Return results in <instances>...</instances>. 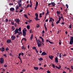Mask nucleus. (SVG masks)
Wrapping results in <instances>:
<instances>
[{
	"label": "nucleus",
	"mask_w": 73,
	"mask_h": 73,
	"mask_svg": "<svg viewBox=\"0 0 73 73\" xmlns=\"http://www.w3.org/2000/svg\"><path fill=\"white\" fill-rule=\"evenodd\" d=\"M35 38L36 39V42L38 45V47H40L42 45V44H41V42L40 41L39 39L37 40V38L36 36H35Z\"/></svg>",
	"instance_id": "nucleus-1"
},
{
	"label": "nucleus",
	"mask_w": 73,
	"mask_h": 73,
	"mask_svg": "<svg viewBox=\"0 0 73 73\" xmlns=\"http://www.w3.org/2000/svg\"><path fill=\"white\" fill-rule=\"evenodd\" d=\"M14 32H15L14 35H17V33H18V35H19V36L20 35V33L19 32V29H17V28L15 29Z\"/></svg>",
	"instance_id": "nucleus-2"
},
{
	"label": "nucleus",
	"mask_w": 73,
	"mask_h": 73,
	"mask_svg": "<svg viewBox=\"0 0 73 73\" xmlns=\"http://www.w3.org/2000/svg\"><path fill=\"white\" fill-rule=\"evenodd\" d=\"M22 1V0H19L18 2V5H19L18 6L19 8H21V2Z\"/></svg>",
	"instance_id": "nucleus-3"
},
{
	"label": "nucleus",
	"mask_w": 73,
	"mask_h": 73,
	"mask_svg": "<svg viewBox=\"0 0 73 73\" xmlns=\"http://www.w3.org/2000/svg\"><path fill=\"white\" fill-rule=\"evenodd\" d=\"M69 43L70 45H72L73 44V37L71 36L70 38V40L69 42Z\"/></svg>",
	"instance_id": "nucleus-4"
},
{
	"label": "nucleus",
	"mask_w": 73,
	"mask_h": 73,
	"mask_svg": "<svg viewBox=\"0 0 73 73\" xmlns=\"http://www.w3.org/2000/svg\"><path fill=\"white\" fill-rule=\"evenodd\" d=\"M4 59L3 58H0V64H4Z\"/></svg>",
	"instance_id": "nucleus-5"
},
{
	"label": "nucleus",
	"mask_w": 73,
	"mask_h": 73,
	"mask_svg": "<svg viewBox=\"0 0 73 73\" xmlns=\"http://www.w3.org/2000/svg\"><path fill=\"white\" fill-rule=\"evenodd\" d=\"M19 8V5H17L15 8V10H16V11H15V12L17 13L19 12V11H17Z\"/></svg>",
	"instance_id": "nucleus-6"
},
{
	"label": "nucleus",
	"mask_w": 73,
	"mask_h": 73,
	"mask_svg": "<svg viewBox=\"0 0 73 73\" xmlns=\"http://www.w3.org/2000/svg\"><path fill=\"white\" fill-rule=\"evenodd\" d=\"M23 36H25L26 35H27V33H26V32L24 30H23Z\"/></svg>",
	"instance_id": "nucleus-7"
},
{
	"label": "nucleus",
	"mask_w": 73,
	"mask_h": 73,
	"mask_svg": "<svg viewBox=\"0 0 73 73\" xmlns=\"http://www.w3.org/2000/svg\"><path fill=\"white\" fill-rule=\"evenodd\" d=\"M10 11L11 12H13L15 11V8L13 7H11L10 9Z\"/></svg>",
	"instance_id": "nucleus-8"
},
{
	"label": "nucleus",
	"mask_w": 73,
	"mask_h": 73,
	"mask_svg": "<svg viewBox=\"0 0 73 73\" xmlns=\"http://www.w3.org/2000/svg\"><path fill=\"white\" fill-rule=\"evenodd\" d=\"M55 62H58V58H57V57L56 56V58L55 59Z\"/></svg>",
	"instance_id": "nucleus-9"
},
{
	"label": "nucleus",
	"mask_w": 73,
	"mask_h": 73,
	"mask_svg": "<svg viewBox=\"0 0 73 73\" xmlns=\"http://www.w3.org/2000/svg\"><path fill=\"white\" fill-rule=\"evenodd\" d=\"M41 54L42 56H43V55L45 56V55H46L47 54L46 53V52H43Z\"/></svg>",
	"instance_id": "nucleus-10"
},
{
	"label": "nucleus",
	"mask_w": 73,
	"mask_h": 73,
	"mask_svg": "<svg viewBox=\"0 0 73 73\" xmlns=\"http://www.w3.org/2000/svg\"><path fill=\"white\" fill-rule=\"evenodd\" d=\"M35 15L36 16V18H38V14L37 13H36L35 14Z\"/></svg>",
	"instance_id": "nucleus-11"
},
{
	"label": "nucleus",
	"mask_w": 73,
	"mask_h": 73,
	"mask_svg": "<svg viewBox=\"0 0 73 73\" xmlns=\"http://www.w3.org/2000/svg\"><path fill=\"white\" fill-rule=\"evenodd\" d=\"M7 43H10L11 42V39H8L7 40Z\"/></svg>",
	"instance_id": "nucleus-12"
},
{
	"label": "nucleus",
	"mask_w": 73,
	"mask_h": 73,
	"mask_svg": "<svg viewBox=\"0 0 73 73\" xmlns=\"http://www.w3.org/2000/svg\"><path fill=\"white\" fill-rule=\"evenodd\" d=\"M15 21L16 22V23L19 22V19H15Z\"/></svg>",
	"instance_id": "nucleus-13"
},
{
	"label": "nucleus",
	"mask_w": 73,
	"mask_h": 73,
	"mask_svg": "<svg viewBox=\"0 0 73 73\" xmlns=\"http://www.w3.org/2000/svg\"><path fill=\"white\" fill-rule=\"evenodd\" d=\"M15 39V36H12V40H14Z\"/></svg>",
	"instance_id": "nucleus-14"
},
{
	"label": "nucleus",
	"mask_w": 73,
	"mask_h": 73,
	"mask_svg": "<svg viewBox=\"0 0 73 73\" xmlns=\"http://www.w3.org/2000/svg\"><path fill=\"white\" fill-rule=\"evenodd\" d=\"M39 38H41L42 40V42H44V38H42V37L41 36H40Z\"/></svg>",
	"instance_id": "nucleus-15"
},
{
	"label": "nucleus",
	"mask_w": 73,
	"mask_h": 73,
	"mask_svg": "<svg viewBox=\"0 0 73 73\" xmlns=\"http://www.w3.org/2000/svg\"><path fill=\"white\" fill-rule=\"evenodd\" d=\"M48 57H49V58H50V59H51V60H52V58L54 57V56H49Z\"/></svg>",
	"instance_id": "nucleus-16"
},
{
	"label": "nucleus",
	"mask_w": 73,
	"mask_h": 73,
	"mask_svg": "<svg viewBox=\"0 0 73 73\" xmlns=\"http://www.w3.org/2000/svg\"><path fill=\"white\" fill-rule=\"evenodd\" d=\"M59 67H57V66H56V68H57L58 69H60L61 68V66H60V65H59Z\"/></svg>",
	"instance_id": "nucleus-17"
},
{
	"label": "nucleus",
	"mask_w": 73,
	"mask_h": 73,
	"mask_svg": "<svg viewBox=\"0 0 73 73\" xmlns=\"http://www.w3.org/2000/svg\"><path fill=\"white\" fill-rule=\"evenodd\" d=\"M24 40H25V41H27V39L25 38H23L21 40V42L22 41H23Z\"/></svg>",
	"instance_id": "nucleus-18"
},
{
	"label": "nucleus",
	"mask_w": 73,
	"mask_h": 73,
	"mask_svg": "<svg viewBox=\"0 0 73 73\" xmlns=\"http://www.w3.org/2000/svg\"><path fill=\"white\" fill-rule=\"evenodd\" d=\"M11 29L13 31H15V28L14 27V26H12L11 28Z\"/></svg>",
	"instance_id": "nucleus-19"
},
{
	"label": "nucleus",
	"mask_w": 73,
	"mask_h": 73,
	"mask_svg": "<svg viewBox=\"0 0 73 73\" xmlns=\"http://www.w3.org/2000/svg\"><path fill=\"white\" fill-rule=\"evenodd\" d=\"M51 3L53 7H54V6H55V3H54L52 2Z\"/></svg>",
	"instance_id": "nucleus-20"
},
{
	"label": "nucleus",
	"mask_w": 73,
	"mask_h": 73,
	"mask_svg": "<svg viewBox=\"0 0 73 73\" xmlns=\"http://www.w3.org/2000/svg\"><path fill=\"white\" fill-rule=\"evenodd\" d=\"M56 13L57 14H58L59 15H60V13H61V12L59 11H56Z\"/></svg>",
	"instance_id": "nucleus-21"
},
{
	"label": "nucleus",
	"mask_w": 73,
	"mask_h": 73,
	"mask_svg": "<svg viewBox=\"0 0 73 73\" xmlns=\"http://www.w3.org/2000/svg\"><path fill=\"white\" fill-rule=\"evenodd\" d=\"M30 26L29 25H27V29H29V30L30 29Z\"/></svg>",
	"instance_id": "nucleus-22"
},
{
	"label": "nucleus",
	"mask_w": 73,
	"mask_h": 73,
	"mask_svg": "<svg viewBox=\"0 0 73 73\" xmlns=\"http://www.w3.org/2000/svg\"><path fill=\"white\" fill-rule=\"evenodd\" d=\"M38 60H39V61H42V60H43V58L41 57L38 59Z\"/></svg>",
	"instance_id": "nucleus-23"
},
{
	"label": "nucleus",
	"mask_w": 73,
	"mask_h": 73,
	"mask_svg": "<svg viewBox=\"0 0 73 73\" xmlns=\"http://www.w3.org/2000/svg\"><path fill=\"white\" fill-rule=\"evenodd\" d=\"M52 17L50 18V20H49L50 23V21L52 22H52H53V21H52Z\"/></svg>",
	"instance_id": "nucleus-24"
},
{
	"label": "nucleus",
	"mask_w": 73,
	"mask_h": 73,
	"mask_svg": "<svg viewBox=\"0 0 73 73\" xmlns=\"http://www.w3.org/2000/svg\"><path fill=\"white\" fill-rule=\"evenodd\" d=\"M34 69L35 70H38V67H34Z\"/></svg>",
	"instance_id": "nucleus-25"
},
{
	"label": "nucleus",
	"mask_w": 73,
	"mask_h": 73,
	"mask_svg": "<svg viewBox=\"0 0 73 73\" xmlns=\"http://www.w3.org/2000/svg\"><path fill=\"white\" fill-rule=\"evenodd\" d=\"M33 34H32L31 36V37H30L31 40H32V38H33Z\"/></svg>",
	"instance_id": "nucleus-26"
},
{
	"label": "nucleus",
	"mask_w": 73,
	"mask_h": 73,
	"mask_svg": "<svg viewBox=\"0 0 73 73\" xmlns=\"http://www.w3.org/2000/svg\"><path fill=\"white\" fill-rule=\"evenodd\" d=\"M36 6H38V2L37 1H36Z\"/></svg>",
	"instance_id": "nucleus-27"
},
{
	"label": "nucleus",
	"mask_w": 73,
	"mask_h": 73,
	"mask_svg": "<svg viewBox=\"0 0 73 73\" xmlns=\"http://www.w3.org/2000/svg\"><path fill=\"white\" fill-rule=\"evenodd\" d=\"M35 19V20L36 21H37L38 20H40V19H38V18H34Z\"/></svg>",
	"instance_id": "nucleus-28"
},
{
	"label": "nucleus",
	"mask_w": 73,
	"mask_h": 73,
	"mask_svg": "<svg viewBox=\"0 0 73 73\" xmlns=\"http://www.w3.org/2000/svg\"><path fill=\"white\" fill-rule=\"evenodd\" d=\"M59 44L61 45V40L60 39L59 40Z\"/></svg>",
	"instance_id": "nucleus-29"
},
{
	"label": "nucleus",
	"mask_w": 73,
	"mask_h": 73,
	"mask_svg": "<svg viewBox=\"0 0 73 73\" xmlns=\"http://www.w3.org/2000/svg\"><path fill=\"white\" fill-rule=\"evenodd\" d=\"M47 13L46 14V16L48 15V14H49V11L48 10V9L47 10Z\"/></svg>",
	"instance_id": "nucleus-30"
},
{
	"label": "nucleus",
	"mask_w": 73,
	"mask_h": 73,
	"mask_svg": "<svg viewBox=\"0 0 73 73\" xmlns=\"http://www.w3.org/2000/svg\"><path fill=\"white\" fill-rule=\"evenodd\" d=\"M1 50L2 51H3V52H4V50H5V49H4V47L2 48H1Z\"/></svg>",
	"instance_id": "nucleus-31"
},
{
	"label": "nucleus",
	"mask_w": 73,
	"mask_h": 73,
	"mask_svg": "<svg viewBox=\"0 0 73 73\" xmlns=\"http://www.w3.org/2000/svg\"><path fill=\"white\" fill-rule=\"evenodd\" d=\"M18 31H19V32H21V27H19L18 29Z\"/></svg>",
	"instance_id": "nucleus-32"
},
{
	"label": "nucleus",
	"mask_w": 73,
	"mask_h": 73,
	"mask_svg": "<svg viewBox=\"0 0 73 73\" xmlns=\"http://www.w3.org/2000/svg\"><path fill=\"white\" fill-rule=\"evenodd\" d=\"M22 49H25V48H24V46H23L22 47Z\"/></svg>",
	"instance_id": "nucleus-33"
},
{
	"label": "nucleus",
	"mask_w": 73,
	"mask_h": 73,
	"mask_svg": "<svg viewBox=\"0 0 73 73\" xmlns=\"http://www.w3.org/2000/svg\"><path fill=\"white\" fill-rule=\"evenodd\" d=\"M45 31H47V27L46 26H44Z\"/></svg>",
	"instance_id": "nucleus-34"
},
{
	"label": "nucleus",
	"mask_w": 73,
	"mask_h": 73,
	"mask_svg": "<svg viewBox=\"0 0 73 73\" xmlns=\"http://www.w3.org/2000/svg\"><path fill=\"white\" fill-rule=\"evenodd\" d=\"M23 11V10L21 9L20 10V11L19 12V13H21V12H22Z\"/></svg>",
	"instance_id": "nucleus-35"
},
{
	"label": "nucleus",
	"mask_w": 73,
	"mask_h": 73,
	"mask_svg": "<svg viewBox=\"0 0 73 73\" xmlns=\"http://www.w3.org/2000/svg\"><path fill=\"white\" fill-rule=\"evenodd\" d=\"M40 27V25L39 24L37 25L36 28H39Z\"/></svg>",
	"instance_id": "nucleus-36"
},
{
	"label": "nucleus",
	"mask_w": 73,
	"mask_h": 73,
	"mask_svg": "<svg viewBox=\"0 0 73 73\" xmlns=\"http://www.w3.org/2000/svg\"><path fill=\"white\" fill-rule=\"evenodd\" d=\"M5 21H6V22L7 23V22H8V19L6 18L5 19Z\"/></svg>",
	"instance_id": "nucleus-37"
},
{
	"label": "nucleus",
	"mask_w": 73,
	"mask_h": 73,
	"mask_svg": "<svg viewBox=\"0 0 73 73\" xmlns=\"http://www.w3.org/2000/svg\"><path fill=\"white\" fill-rule=\"evenodd\" d=\"M52 66L53 68H55V65L54 64H53L52 65Z\"/></svg>",
	"instance_id": "nucleus-38"
},
{
	"label": "nucleus",
	"mask_w": 73,
	"mask_h": 73,
	"mask_svg": "<svg viewBox=\"0 0 73 73\" xmlns=\"http://www.w3.org/2000/svg\"><path fill=\"white\" fill-rule=\"evenodd\" d=\"M60 21H57V22H56V24H58V23H60Z\"/></svg>",
	"instance_id": "nucleus-39"
},
{
	"label": "nucleus",
	"mask_w": 73,
	"mask_h": 73,
	"mask_svg": "<svg viewBox=\"0 0 73 73\" xmlns=\"http://www.w3.org/2000/svg\"><path fill=\"white\" fill-rule=\"evenodd\" d=\"M62 55H61V53H60V55H59V57L60 58H61V56Z\"/></svg>",
	"instance_id": "nucleus-40"
},
{
	"label": "nucleus",
	"mask_w": 73,
	"mask_h": 73,
	"mask_svg": "<svg viewBox=\"0 0 73 73\" xmlns=\"http://www.w3.org/2000/svg\"><path fill=\"white\" fill-rule=\"evenodd\" d=\"M66 6L67 7V8H68V7H69V6H68V4H66Z\"/></svg>",
	"instance_id": "nucleus-41"
},
{
	"label": "nucleus",
	"mask_w": 73,
	"mask_h": 73,
	"mask_svg": "<svg viewBox=\"0 0 73 73\" xmlns=\"http://www.w3.org/2000/svg\"><path fill=\"white\" fill-rule=\"evenodd\" d=\"M41 15H42V14H41V13H40V17H42V16H41Z\"/></svg>",
	"instance_id": "nucleus-42"
},
{
	"label": "nucleus",
	"mask_w": 73,
	"mask_h": 73,
	"mask_svg": "<svg viewBox=\"0 0 73 73\" xmlns=\"http://www.w3.org/2000/svg\"><path fill=\"white\" fill-rule=\"evenodd\" d=\"M69 28H72V25H69Z\"/></svg>",
	"instance_id": "nucleus-43"
},
{
	"label": "nucleus",
	"mask_w": 73,
	"mask_h": 73,
	"mask_svg": "<svg viewBox=\"0 0 73 73\" xmlns=\"http://www.w3.org/2000/svg\"><path fill=\"white\" fill-rule=\"evenodd\" d=\"M9 5H13V3H10L9 4Z\"/></svg>",
	"instance_id": "nucleus-44"
},
{
	"label": "nucleus",
	"mask_w": 73,
	"mask_h": 73,
	"mask_svg": "<svg viewBox=\"0 0 73 73\" xmlns=\"http://www.w3.org/2000/svg\"><path fill=\"white\" fill-rule=\"evenodd\" d=\"M61 17H60L61 19H62V18H63V16H62V14H61Z\"/></svg>",
	"instance_id": "nucleus-45"
},
{
	"label": "nucleus",
	"mask_w": 73,
	"mask_h": 73,
	"mask_svg": "<svg viewBox=\"0 0 73 73\" xmlns=\"http://www.w3.org/2000/svg\"><path fill=\"white\" fill-rule=\"evenodd\" d=\"M52 3H49L48 5V7H49L50 6V5H52Z\"/></svg>",
	"instance_id": "nucleus-46"
},
{
	"label": "nucleus",
	"mask_w": 73,
	"mask_h": 73,
	"mask_svg": "<svg viewBox=\"0 0 73 73\" xmlns=\"http://www.w3.org/2000/svg\"><path fill=\"white\" fill-rule=\"evenodd\" d=\"M11 24H12V25H14V24H15V23H14L13 22H11Z\"/></svg>",
	"instance_id": "nucleus-47"
},
{
	"label": "nucleus",
	"mask_w": 73,
	"mask_h": 73,
	"mask_svg": "<svg viewBox=\"0 0 73 73\" xmlns=\"http://www.w3.org/2000/svg\"><path fill=\"white\" fill-rule=\"evenodd\" d=\"M47 73H50V71L49 70H48L47 71Z\"/></svg>",
	"instance_id": "nucleus-48"
},
{
	"label": "nucleus",
	"mask_w": 73,
	"mask_h": 73,
	"mask_svg": "<svg viewBox=\"0 0 73 73\" xmlns=\"http://www.w3.org/2000/svg\"><path fill=\"white\" fill-rule=\"evenodd\" d=\"M36 48V47H33V49H35Z\"/></svg>",
	"instance_id": "nucleus-49"
},
{
	"label": "nucleus",
	"mask_w": 73,
	"mask_h": 73,
	"mask_svg": "<svg viewBox=\"0 0 73 73\" xmlns=\"http://www.w3.org/2000/svg\"><path fill=\"white\" fill-rule=\"evenodd\" d=\"M52 27H53L54 26V24H53V22H52Z\"/></svg>",
	"instance_id": "nucleus-50"
},
{
	"label": "nucleus",
	"mask_w": 73,
	"mask_h": 73,
	"mask_svg": "<svg viewBox=\"0 0 73 73\" xmlns=\"http://www.w3.org/2000/svg\"><path fill=\"white\" fill-rule=\"evenodd\" d=\"M32 29H31V30L30 31V33H32Z\"/></svg>",
	"instance_id": "nucleus-51"
},
{
	"label": "nucleus",
	"mask_w": 73,
	"mask_h": 73,
	"mask_svg": "<svg viewBox=\"0 0 73 73\" xmlns=\"http://www.w3.org/2000/svg\"><path fill=\"white\" fill-rule=\"evenodd\" d=\"M29 5H30V4H29L27 5V8H29Z\"/></svg>",
	"instance_id": "nucleus-52"
},
{
	"label": "nucleus",
	"mask_w": 73,
	"mask_h": 73,
	"mask_svg": "<svg viewBox=\"0 0 73 73\" xmlns=\"http://www.w3.org/2000/svg\"><path fill=\"white\" fill-rule=\"evenodd\" d=\"M4 66L6 68V67H7V65H6V64H4Z\"/></svg>",
	"instance_id": "nucleus-53"
},
{
	"label": "nucleus",
	"mask_w": 73,
	"mask_h": 73,
	"mask_svg": "<svg viewBox=\"0 0 73 73\" xmlns=\"http://www.w3.org/2000/svg\"><path fill=\"white\" fill-rule=\"evenodd\" d=\"M70 68H71V69L73 70V66H71Z\"/></svg>",
	"instance_id": "nucleus-54"
},
{
	"label": "nucleus",
	"mask_w": 73,
	"mask_h": 73,
	"mask_svg": "<svg viewBox=\"0 0 73 73\" xmlns=\"http://www.w3.org/2000/svg\"><path fill=\"white\" fill-rule=\"evenodd\" d=\"M3 56H4L5 57H7V55H6V54H4V55H3Z\"/></svg>",
	"instance_id": "nucleus-55"
},
{
	"label": "nucleus",
	"mask_w": 73,
	"mask_h": 73,
	"mask_svg": "<svg viewBox=\"0 0 73 73\" xmlns=\"http://www.w3.org/2000/svg\"><path fill=\"white\" fill-rule=\"evenodd\" d=\"M9 49H8V47H7V48H6V50L7 51V50H8Z\"/></svg>",
	"instance_id": "nucleus-56"
},
{
	"label": "nucleus",
	"mask_w": 73,
	"mask_h": 73,
	"mask_svg": "<svg viewBox=\"0 0 73 73\" xmlns=\"http://www.w3.org/2000/svg\"><path fill=\"white\" fill-rule=\"evenodd\" d=\"M15 27H17V24H16V23H15Z\"/></svg>",
	"instance_id": "nucleus-57"
},
{
	"label": "nucleus",
	"mask_w": 73,
	"mask_h": 73,
	"mask_svg": "<svg viewBox=\"0 0 73 73\" xmlns=\"http://www.w3.org/2000/svg\"><path fill=\"white\" fill-rule=\"evenodd\" d=\"M25 69H23V70H22V72H25Z\"/></svg>",
	"instance_id": "nucleus-58"
},
{
	"label": "nucleus",
	"mask_w": 73,
	"mask_h": 73,
	"mask_svg": "<svg viewBox=\"0 0 73 73\" xmlns=\"http://www.w3.org/2000/svg\"><path fill=\"white\" fill-rule=\"evenodd\" d=\"M44 69L43 68H42V67H40V68L39 69V70L40 69Z\"/></svg>",
	"instance_id": "nucleus-59"
},
{
	"label": "nucleus",
	"mask_w": 73,
	"mask_h": 73,
	"mask_svg": "<svg viewBox=\"0 0 73 73\" xmlns=\"http://www.w3.org/2000/svg\"><path fill=\"white\" fill-rule=\"evenodd\" d=\"M21 53H20L19 54V56H21Z\"/></svg>",
	"instance_id": "nucleus-60"
},
{
	"label": "nucleus",
	"mask_w": 73,
	"mask_h": 73,
	"mask_svg": "<svg viewBox=\"0 0 73 73\" xmlns=\"http://www.w3.org/2000/svg\"><path fill=\"white\" fill-rule=\"evenodd\" d=\"M24 30H25L24 31H25V32H27V30L25 28H24Z\"/></svg>",
	"instance_id": "nucleus-61"
},
{
	"label": "nucleus",
	"mask_w": 73,
	"mask_h": 73,
	"mask_svg": "<svg viewBox=\"0 0 73 73\" xmlns=\"http://www.w3.org/2000/svg\"><path fill=\"white\" fill-rule=\"evenodd\" d=\"M49 41H50L49 40H48V39L46 40V42H49Z\"/></svg>",
	"instance_id": "nucleus-62"
},
{
	"label": "nucleus",
	"mask_w": 73,
	"mask_h": 73,
	"mask_svg": "<svg viewBox=\"0 0 73 73\" xmlns=\"http://www.w3.org/2000/svg\"><path fill=\"white\" fill-rule=\"evenodd\" d=\"M49 42V43H50V44H53V42H50V41Z\"/></svg>",
	"instance_id": "nucleus-63"
},
{
	"label": "nucleus",
	"mask_w": 73,
	"mask_h": 73,
	"mask_svg": "<svg viewBox=\"0 0 73 73\" xmlns=\"http://www.w3.org/2000/svg\"><path fill=\"white\" fill-rule=\"evenodd\" d=\"M37 6H36L35 7V10H36V9H37Z\"/></svg>",
	"instance_id": "nucleus-64"
}]
</instances>
